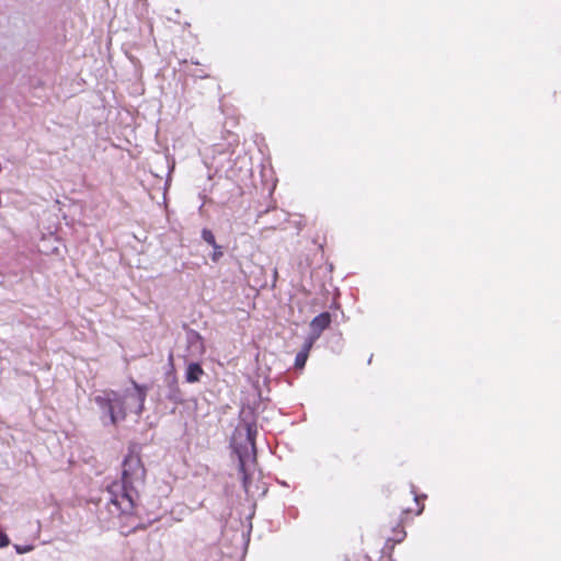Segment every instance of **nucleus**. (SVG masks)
<instances>
[{"mask_svg": "<svg viewBox=\"0 0 561 561\" xmlns=\"http://www.w3.org/2000/svg\"><path fill=\"white\" fill-rule=\"evenodd\" d=\"M409 499L407 502H411V505H401V512L405 515L413 514V515H420L424 508L423 501L425 500V494H419V493H408Z\"/></svg>", "mask_w": 561, "mask_h": 561, "instance_id": "nucleus-7", "label": "nucleus"}, {"mask_svg": "<svg viewBox=\"0 0 561 561\" xmlns=\"http://www.w3.org/2000/svg\"><path fill=\"white\" fill-rule=\"evenodd\" d=\"M146 469L139 455L129 453L122 465L123 491H138L145 486Z\"/></svg>", "mask_w": 561, "mask_h": 561, "instance_id": "nucleus-3", "label": "nucleus"}, {"mask_svg": "<svg viewBox=\"0 0 561 561\" xmlns=\"http://www.w3.org/2000/svg\"><path fill=\"white\" fill-rule=\"evenodd\" d=\"M135 391L118 393L114 390H103L94 398L95 403L107 412L111 423L116 425L118 421L125 420L128 407H133L136 414H141L147 396L146 386L138 385L133 380Z\"/></svg>", "mask_w": 561, "mask_h": 561, "instance_id": "nucleus-1", "label": "nucleus"}, {"mask_svg": "<svg viewBox=\"0 0 561 561\" xmlns=\"http://www.w3.org/2000/svg\"><path fill=\"white\" fill-rule=\"evenodd\" d=\"M331 324V314L329 312H322L314 317L310 322L311 334L307 340H312V343L320 337L322 332Z\"/></svg>", "mask_w": 561, "mask_h": 561, "instance_id": "nucleus-6", "label": "nucleus"}, {"mask_svg": "<svg viewBox=\"0 0 561 561\" xmlns=\"http://www.w3.org/2000/svg\"><path fill=\"white\" fill-rule=\"evenodd\" d=\"M312 346H313L312 340L305 341L302 348L298 352V354L296 355V358H295V367L296 368L302 369L305 367L306 362L309 356V352L312 348Z\"/></svg>", "mask_w": 561, "mask_h": 561, "instance_id": "nucleus-8", "label": "nucleus"}, {"mask_svg": "<svg viewBox=\"0 0 561 561\" xmlns=\"http://www.w3.org/2000/svg\"><path fill=\"white\" fill-rule=\"evenodd\" d=\"M382 535L387 540L389 549H393L396 543H400L404 540L407 533L401 523H397L394 526L391 524L382 526Z\"/></svg>", "mask_w": 561, "mask_h": 561, "instance_id": "nucleus-5", "label": "nucleus"}, {"mask_svg": "<svg viewBox=\"0 0 561 561\" xmlns=\"http://www.w3.org/2000/svg\"><path fill=\"white\" fill-rule=\"evenodd\" d=\"M386 561H391V560H386Z\"/></svg>", "mask_w": 561, "mask_h": 561, "instance_id": "nucleus-14", "label": "nucleus"}, {"mask_svg": "<svg viewBox=\"0 0 561 561\" xmlns=\"http://www.w3.org/2000/svg\"><path fill=\"white\" fill-rule=\"evenodd\" d=\"M239 459V472L242 478V488L249 491L252 485V479L256 470V449L254 438L249 431L248 439L244 445L236 447Z\"/></svg>", "mask_w": 561, "mask_h": 561, "instance_id": "nucleus-2", "label": "nucleus"}, {"mask_svg": "<svg viewBox=\"0 0 561 561\" xmlns=\"http://www.w3.org/2000/svg\"><path fill=\"white\" fill-rule=\"evenodd\" d=\"M222 255V252L220 249H214V253L211 255L213 261H218V259Z\"/></svg>", "mask_w": 561, "mask_h": 561, "instance_id": "nucleus-13", "label": "nucleus"}, {"mask_svg": "<svg viewBox=\"0 0 561 561\" xmlns=\"http://www.w3.org/2000/svg\"><path fill=\"white\" fill-rule=\"evenodd\" d=\"M204 375V369L198 363L188 364L185 371V380L190 383H194L199 381L201 377Z\"/></svg>", "mask_w": 561, "mask_h": 561, "instance_id": "nucleus-9", "label": "nucleus"}, {"mask_svg": "<svg viewBox=\"0 0 561 561\" xmlns=\"http://www.w3.org/2000/svg\"><path fill=\"white\" fill-rule=\"evenodd\" d=\"M202 237L214 249H221L220 245L217 244L215 236L209 229H203Z\"/></svg>", "mask_w": 561, "mask_h": 561, "instance_id": "nucleus-10", "label": "nucleus"}, {"mask_svg": "<svg viewBox=\"0 0 561 561\" xmlns=\"http://www.w3.org/2000/svg\"><path fill=\"white\" fill-rule=\"evenodd\" d=\"M133 493H111L108 510L111 513L133 514L136 510Z\"/></svg>", "mask_w": 561, "mask_h": 561, "instance_id": "nucleus-4", "label": "nucleus"}, {"mask_svg": "<svg viewBox=\"0 0 561 561\" xmlns=\"http://www.w3.org/2000/svg\"><path fill=\"white\" fill-rule=\"evenodd\" d=\"M9 543H10L9 537L0 528V548H4V547L9 546Z\"/></svg>", "mask_w": 561, "mask_h": 561, "instance_id": "nucleus-12", "label": "nucleus"}, {"mask_svg": "<svg viewBox=\"0 0 561 561\" xmlns=\"http://www.w3.org/2000/svg\"><path fill=\"white\" fill-rule=\"evenodd\" d=\"M14 549H15V551L19 554H23V553H27V552L32 551L33 550V546H19V545H15Z\"/></svg>", "mask_w": 561, "mask_h": 561, "instance_id": "nucleus-11", "label": "nucleus"}]
</instances>
